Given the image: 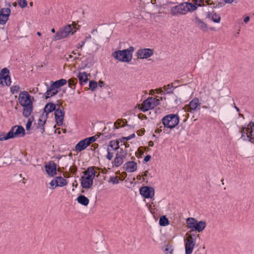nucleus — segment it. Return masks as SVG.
I'll list each match as a JSON object with an SVG mask.
<instances>
[{
  "label": "nucleus",
  "mask_w": 254,
  "mask_h": 254,
  "mask_svg": "<svg viewBox=\"0 0 254 254\" xmlns=\"http://www.w3.org/2000/svg\"><path fill=\"white\" fill-rule=\"evenodd\" d=\"M202 4H203V0H189V2L173 7L171 9V13L174 15L177 14H185L188 12L195 10Z\"/></svg>",
  "instance_id": "f257e3e1"
},
{
  "label": "nucleus",
  "mask_w": 254,
  "mask_h": 254,
  "mask_svg": "<svg viewBox=\"0 0 254 254\" xmlns=\"http://www.w3.org/2000/svg\"><path fill=\"white\" fill-rule=\"evenodd\" d=\"M18 102L23 108V114L26 117H29L33 109L32 104L33 97L26 91H23L19 93Z\"/></svg>",
  "instance_id": "f03ea898"
},
{
  "label": "nucleus",
  "mask_w": 254,
  "mask_h": 254,
  "mask_svg": "<svg viewBox=\"0 0 254 254\" xmlns=\"http://www.w3.org/2000/svg\"><path fill=\"white\" fill-rule=\"evenodd\" d=\"M99 173L98 169L95 167L88 168L84 172L81 178V185L84 189H89L91 188L93 183V179L96 176L98 177Z\"/></svg>",
  "instance_id": "7ed1b4c3"
},
{
  "label": "nucleus",
  "mask_w": 254,
  "mask_h": 254,
  "mask_svg": "<svg viewBox=\"0 0 254 254\" xmlns=\"http://www.w3.org/2000/svg\"><path fill=\"white\" fill-rule=\"evenodd\" d=\"M78 29V26L73 22L71 24L66 25L62 27L56 35L52 37L53 41H57L67 37L69 34L73 35Z\"/></svg>",
  "instance_id": "20e7f679"
},
{
  "label": "nucleus",
  "mask_w": 254,
  "mask_h": 254,
  "mask_svg": "<svg viewBox=\"0 0 254 254\" xmlns=\"http://www.w3.org/2000/svg\"><path fill=\"white\" fill-rule=\"evenodd\" d=\"M241 134L240 138L244 141H249L254 144V123L251 122L247 127H242L240 129Z\"/></svg>",
  "instance_id": "39448f33"
},
{
  "label": "nucleus",
  "mask_w": 254,
  "mask_h": 254,
  "mask_svg": "<svg viewBox=\"0 0 254 254\" xmlns=\"http://www.w3.org/2000/svg\"><path fill=\"white\" fill-rule=\"evenodd\" d=\"M133 51V47H130L127 49L117 51L112 55L115 59L120 62H129L132 59Z\"/></svg>",
  "instance_id": "423d86ee"
},
{
  "label": "nucleus",
  "mask_w": 254,
  "mask_h": 254,
  "mask_svg": "<svg viewBox=\"0 0 254 254\" xmlns=\"http://www.w3.org/2000/svg\"><path fill=\"white\" fill-rule=\"evenodd\" d=\"M160 99L148 97L143 101L141 105H139V108L143 112L152 109L159 105Z\"/></svg>",
  "instance_id": "0eeeda50"
},
{
  "label": "nucleus",
  "mask_w": 254,
  "mask_h": 254,
  "mask_svg": "<svg viewBox=\"0 0 254 254\" xmlns=\"http://www.w3.org/2000/svg\"><path fill=\"white\" fill-rule=\"evenodd\" d=\"M179 123V117L175 114L168 115L162 119V123L165 127L172 129Z\"/></svg>",
  "instance_id": "6e6552de"
},
{
  "label": "nucleus",
  "mask_w": 254,
  "mask_h": 254,
  "mask_svg": "<svg viewBox=\"0 0 254 254\" xmlns=\"http://www.w3.org/2000/svg\"><path fill=\"white\" fill-rule=\"evenodd\" d=\"M95 136H91L80 141L75 146V151L80 152L86 149L91 143L95 141Z\"/></svg>",
  "instance_id": "1a4fd4ad"
},
{
  "label": "nucleus",
  "mask_w": 254,
  "mask_h": 254,
  "mask_svg": "<svg viewBox=\"0 0 254 254\" xmlns=\"http://www.w3.org/2000/svg\"><path fill=\"white\" fill-rule=\"evenodd\" d=\"M127 152L126 151L121 149L116 154L113 161V164L116 167H119L123 164L124 160H126Z\"/></svg>",
  "instance_id": "9d476101"
},
{
  "label": "nucleus",
  "mask_w": 254,
  "mask_h": 254,
  "mask_svg": "<svg viewBox=\"0 0 254 254\" xmlns=\"http://www.w3.org/2000/svg\"><path fill=\"white\" fill-rule=\"evenodd\" d=\"M25 135V129L21 126H15L12 127L9 131V135L11 138L21 137Z\"/></svg>",
  "instance_id": "9b49d317"
},
{
  "label": "nucleus",
  "mask_w": 254,
  "mask_h": 254,
  "mask_svg": "<svg viewBox=\"0 0 254 254\" xmlns=\"http://www.w3.org/2000/svg\"><path fill=\"white\" fill-rule=\"evenodd\" d=\"M11 79L9 76V70L6 68H3L0 72V84L9 86Z\"/></svg>",
  "instance_id": "f8f14e48"
},
{
  "label": "nucleus",
  "mask_w": 254,
  "mask_h": 254,
  "mask_svg": "<svg viewBox=\"0 0 254 254\" xmlns=\"http://www.w3.org/2000/svg\"><path fill=\"white\" fill-rule=\"evenodd\" d=\"M195 240L191 235H188L185 240V252L186 254H191L195 245Z\"/></svg>",
  "instance_id": "ddd939ff"
},
{
  "label": "nucleus",
  "mask_w": 254,
  "mask_h": 254,
  "mask_svg": "<svg viewBox=\"0 0 254 254\" xmlns=\"http://www.w3.org/2000/svg\"><path fill=\"white\" fill-rule=\"evenodd\" d=\"M199 102L197 98H194L188 105H186L184 109L185 112L193 113L199 109Z\"/></svg>",
  "instance_id": "4468645a"
},
{
  "label": "nucleus",
  "mask_w": 254,
  "mask_h": 254,
  "mask_svg": "<svg viewBox=\"0 0 254 254\" xmlns=\"http://www.w3.org/2000/svg\"><path fill=\"white\" fill-rule=\"evenodd\" d=\"M140 194L146 198H152L155 194L154 189L147 186L143 187L140 189Z\"/></svg>",
  "instance_id": "2eb2a0df"
},
{
  "label": "nucleus",
  "mask_w": 254,
  "mask_h": 254,
  "mask_svg": "<svg viewBox=\"0 0 254 254\" xmlns=\"http://www.w3.org/2000/svg\"><path fill=\"white\" fill-rule=\"evenodd\" d=\"M11 11L9 7L0 9V24L4 25L8 19Z\"/></svg>",
  "instance_id": "dca6fc26"
},
{
  "label": "nucleus",
  "mask_w": 254,
  "mask_h": 254,
  "mask_svg": "<svg viewBox=\"0 0 254 254\" xmlns=\"http://www.w3.org/2000/svg\"><path fill=\"white\" fill-rule=\"evenodd\" d=\"M137 58L140 59H147L153 54V51L150 49H142L137 52Z\"/></svg>",
  "instance_id": "f3484780"
},
{
  "label": "nucleus",
  "mask_w": 254,
  "mask_h": 254,
  "mask_svg": "<svg viewBox=\"0 0 254 254\" xmlns=\"http://www.w3.org/2000/svg\"><path fill=\"white\" fill-rule=\"evenodd\" d=\"M137 163L134 161H129L127 162L123 166L124 169L128 172L132 173L136 171L137 169Z\"/></svg>",
  "instance_id": "a211bd4d"
},
{
  "label": "nucleus",
  "mask_w": 254,
  "mask_h": 254,
  "mask_svg": "<svg viewBox=\"0 0 254 254\" xmlns=\"http://www.w3.org/2000/svg\"><path fill=\"white\" fill-rule=\"evenodd\" d=\"M55 120L58 126H61L63 124L64 113L61 108L57 109L55 112Z\"/></svg>",
  "instance_id": "6ab92c4d"
},
{
  "label": "nucleus",
  "mask_w": 254,
  "mask_h": 254,
  "mask_svg": "<svg viewBox=\"0 0 254 254\" xmlns=\"http://www.w3.org/2000/svg\"><path fill=\"white\" fill-rule=\"evenodd\" d=\"M76 76L78 79L79 83L83 85L87 83L90 74H88L85 71H79L77 73Z\"/></svg>",
  "instance_id": "aec40b11"
},
{
  "label": "nucleus",
  "mask_w": 254,
  "mask_h": 254,
  "mask_svg": "<svg viewBox=\"0 0 254 254\" xmlns=\"http://www.w3.org/2000/svg\"><path fill=\"white\" fill-rule=\"evenodd\" d=\"M194 23L200 30L205 32L207 31V25L197 16H195L194 17Z\"/></svg>",
  "instance_id": "412c9836"
},
{
  "label": "nucleus",
  "mask_w": 254,
  "mask_h": 254,
  "mask_svg": "<svg viewBox=\"0 0 254 254\" xmlns=\"http://www.w3.org/2000/svg\"><path fill=\"white\" fill-rule=\"evenodd\" d=\"M47 174L50 176H54L56 174V167L54 164H49L46 166Z\"/></svg>",
  "instance_id": "4be33fe9"
},
{
  "label": "nucleus",
  "mask_w": 254,
  "mask_h": 254,
  "mask_svg": "<svg viewBox=\"0 0 254 254\" xmlns=\"http://www.w3.org/2000/svg\"><path fill=\"white\" fill-rule=\"evenodd\" d=\"M76 200L79 204L87 206L89 203V199L83 195H79L76 198Z\"/></svg>",
  "instance_id": "5701e85b"
},
{
  "label": "nucleus",
  "mask_w": 254,
  "mask_h": 254,
  "mask_svg": "<svg viewBox=\"0 0 254 254\" xmlns=\"http://www.w3.org/2000/svg\"><path fill=\"white\" fill-rule=\"evenodd\" d=\"M208 17L215 23H219L220 22V15L215 12L208 14Z\"/></svg>",
  "instance_id": "b1692460"
},
{
  "label": "nucleus",
  "mask_w": 254,
  "mask_h": 254,
  "mask_svg": "<svg viewBox=\"0 0 254 254\" xmlns=\"http://www.w3.org/2000/svg\"><path fill=\"white\" fill-rule=\"evenodd\" d=\"M48 118L47 113H43L40 116L38 121V127H43L46 123Z\"/></svg>",
  "instance_id": "393cba45"
},
{
  "label": "nucleus",
  "mask_w": 254,
  "mask_h": 254,
  "mask_svg": "<svg viewBox=\"0 0 254 254\" xmlns=\"http://www.w3.org/2000/svg\"><path fill=\"white\" fill-rule=\"evenodd\" d=\"M66 82L67 81L65 79H61L53 82L51 85L54 87H55L56 89L57 88L60 90V87L65 85Z\"/></svg>",
  "instance_id": "a878e982"
},
{
  "label": "nucleus",
  "mask_w": 254,
  "mask_h": 254,
  "mask_svg": "<svg viewBox=\"0 0 254 254\" xmlns=\"http://www.w3.org/2000/svg\"><path fill=\"white\" fill-rule=\"evenodd\" d=\"M119 148V141L118 140H112L110 142L109 144L108 145L107 148H111L113 151Z\"/></svg>",
  "instance_id": "bb28decb"
},
{
  "label": "nucleus",
  "mask_w": 254,
  "mask_h": 254,
  "mask_svg": "<svg viewBox=\"0 0 254 254\" xmlns=\"http://www.w3.org/2000/svg\"><path fill=\"white\" fill-rule=\"evenodd\" d=\"M56 108L55 105L53 103H48L44 108V111L43 113H46L48 116V114L55 110Z\"/></svg>",
  "instance_id": "cd10ccee"
},
{
  "label": "nucleus",
  "mask_w": 254,
  "mask_h": 254,
  "mask_svg": "<svg viewBox=\"0 0 254 254\" xmlns=\"http://www.w3.org/2000/svg\"><path fill=\"white\" fill-rule=\"evenodd\" d=\"M55 178L59 187H62L66 186L67 184L66 180L62 177H58Z\"/></svg>",
  "instance_id": "c85d7f7f"
},
{
  "label": "nucleus",
  "mask_w": 254,
  "mask_h": 254,
  "mask_svg": "<svg viewBox=\"0 0 254 254\" xmlns=\"http://www.w3.org/2000/svg\"><path fill=\"white\" fill-rule=\"evenodd\" d=\"M196 220L194 218H188L186 220V223L189 228L192 229V227H194L195 223Z\"/></svg>",
  "instance_id": "c756f323"
},
{
  "label": "nucleus",
  "mask_w": 254,
  "mask_h": 254,
  "mask_svg": "<svg viewBox=\"0 0 254 254\" xmlns=\"http://www.w3.org/2000/svg\"><path fill=\"white\" fill-rule=\"evenodd\" d=\"M206 222L204 221H198L196 232H200L203 231L206 227Z\"/></svg>",
  "instance_id": "7c9ffc66"
},
{
  "label": "nucleus",
  "mask_w": 254,
  "mask_h": 254,
  "mask_svg": "<svg viewBox=\"0 0 254 254\" xmlns=\"http://www.w3.org/2000/svg\"><path fill=\"white\" fill-rule=\"evenodd\" d=\"M159 224L162 226H167L169 224V220L165 216H161L159 219Z\"/></svg>",
  "instance_id": "2f4dec72"
},
{
  "label": "nucleus",
  "mask_w": 254,
  "mask_h": 254,
  "mask_svg": "<svg viewBox=\"0 0 254 254\" xmlns=\"http://www.w3.org/2000/svg\"><path fill=\"white\" fill-rule=\"evenodd\" d=\"M125 126V123L122 120H118L114 124V127L119 128Z\"/></svg>",
  "instance_id": "473e14b6"
},
{
  "label": "nucleus",
  "mask_w": 254,
  "mask_h": 254,
  "mask_svg": "<svg viewBox=\"0 0 254 254\" xmlns=\"http://www.w3.org/2000/svg\"><path fill=\"white\" fill-rule=\"evenodd\" d=\"M11 138L10 136L9 135V132L7 133H0V141H3Z\"/></svg>",
  "instance_id": "72a5a7b5"
},
{
  "label": "nucleus",
  "mask_w": 254,
  "mask_h": 254,
  "mask_svg": "<svg viewBox=\"0 0 254 254\" xmlns=\"http://www.w3.org/2000/svg\"><path fill=\"white\" fill-rule=\"evenodd\" d=\"M50 185V189L51 190H54L56 189L57 187H59L57 184V182L56 180V178L52 180L51 182L49 183Z\"/></svg>",
  "instance_id": "f704fd0d"
},
{
  "label": "nucleus",
  "mask_w": 254,
  "mask_h": 254,
  "mask_svg": "<svg viewBox=\"0 0 254 254\" xmlns=\"http://www.w3.org/2000/svg\"><path fill=\"white\" fill-rule=\"evenodd\" d=\"M109 182L113 184H118L119 182V178L118 176L111 177Z\"/></svg>",
  "instance_id": "c9c22d12"
},
{
  "label": "nucleus",
  "mask_w": 254,
  "mask_h": 254,
  "mask_svg": "<svg viewBox=\"0 0 254 254\" xmlns=\"http://www.w3.org/2000/svg\"><path fill=\"white\" fill-rule=\"evenodd\" d=\"M174 251L173 247L171 246H166L164 249L166 254H172Z\"/></svg>",
  "instance_id": "e433bc0d"
},
{
  "label": "nucleus",
  "mask_w": 254,
  "mask_h": 254,
  "mask_svg": "<svg viewBox=\"0 0 254 254\" xmlns=\"http://www.w3.org/2000/svg\"><path fill=\"white\" fill-rule=\"evenodd\" d=\"M98 84L96 82L91 80L89 82V87L91 90L94 91L97 87Z\"/></svg>",
  "instance_id": "4c0bfd02"
},
{
  "label": "nucleus",
  "mask_w": 254,
  "mask_h": 254,
  "mask_svg": "<svg viewBox=\"0 0 254 254\" xmlns=\"http://www.w3.org/2000/svg\"><path fill=\"white\" fill-rule=\"evenodd\" d=\"M20 89V86L18 85H13L10 87V90L12 94L16 93Z\"/></svg>",
  "instance_id": "58836bf2"
},
{
  "label": "nucleus",
  "mask_w": 254,
  "mask_h": 254,
  "mask_svg": "<svg viewBox=\"0 0 254 254\" xmlns=\"http://www.w3.org/2000/svg\"><path fill=\"white\" fill-rule=\"evenodd\" d=\"M108 154L107 155V158L109 160H111L114 156V151L111 148H107Z\"/></svg>",
  "instance_id": "ea45409f"
},
{
  "label": "nucleus",
  "mask_w": 254,
  "mask_h": 254,
  "mask_svg": "<svg viewBox=\"0 0 254 254\" xmlns=\"http://www.w3.org/2000/svg\"><path fill=\"white\" fill-rule=\"evenodd\" d=\"M18 4L21 8H24L27 5V1L26 0H18Z\"/></svg>",
  "instance_id": "a19ab883"
},
{
  "label": "nucleus",
  "mask_w": 254,
  "mask_h": 254,
  "mask_svg": "<svg viewBox=\"0 0 254 254\" xmlns=\"http://www.w3.org/2000/svg\"><path fill=\"white\" fill-rule=\"evenodd\" d=\"M134 137V134H131L128 136L123 137L120 139V141L121 143H125L126 141Z\"/></svg>",
  "instance_id": "79ce46f5"
},
{
  "label": "nucleus",
  "mask_w": 254,
  "mask_h": 254,
  "mask_svg": "<svg viewBox=\"0 0 254 254\" xmlns=\"http://www.w3.org/2000/svg\"><path fill=\"white\" fill-rule=\"evenodd\" d=\"M77 83L76 78H70L68 80V85L70 87H71L72 85H75Z\"/></svg>",
  "instance_id": "37998d69"
},
{
  "label": "nucleus",
  "mask_w": 254,
  "mask_h": 254,
  "mask_svg": "<svg viewBox=\"0 0 254 254\" xmlns=\"http://www.w3.org/2000/svg\"><path fill=\"white\" fill-rule=\"evenodd\" d=\"M72 54L74 55L73 57V60L77 59L80 56V50H78V51H76V50L75 51H73L72 52Z\"/></svg>",
  "instance_id": "c03bdc74"
},
{
  "label": "nucleus",
  "mask_w": 254,
  "mask_h": 254,
  "mask_svg": "<svg viewBox=\"0 0 254 254\" xmlns=\"http://www.w3.org/2000/svg\"><path fill=\"white\" fill-rule=\"evenodd\" d=\"M54 95H55V94H53V92H52L50 88L47 91L45 94L46 98H50Z\"/></svg>",
  "instance_id": "a18cd8bd"
},
{
  "label": "nucleus",
  "mask_w": 254,
  "mask_h": 254,
  "mask_svg": "<svg viewBox=\"0 0 254 254\" xmlns=\"http://www.w3.org/2000/svg\"><path fill=\"white\" fill-rule=\"evenodd\" d=\"M32 120L31 118H29L27 121V123L26 125V128L27 130H28L30 128L31 126L32 125Z\"/></svg>",
  "instance_id": "49530a36"
},
{
  "label": "nucleus",
  "mask_w": 254,
  "mask_h": 254,
  "mask_svg": "<svg viewBox=\"0 0 254 254\" xmlns=\"http://www.w3.org/2000/svg\"><path fill=\"white\" fill-rule=\"evenodd\" d=\"M50 89H51L52 92H53V94L56 95L59 92V90L58 89H56L55 87H54L52 85L50 86Z\"/></svg>",
  "instance_id": "de8ad7c7"
},
{
  "label": "nucleus",
  "mask_w": 254,
  "mask_h": 254,
  "mask_svg": "<svg viewBox=\"0 0 254 254\" xmlns=\"http://www.w3.org/2000/svg\"><path fill=\"white\" fill-rule=\"evenodd\" d=\"M85 43V42L83 41L81 42L80 43H79L77 45V49H76V51H78V50H79L80 49H81L82 47L84 45Z\"/></svg>",
  "instance_id": "09e8293b"
},
{
  "label": "nucleus",
  "mask_w": 254,
  "mask_h": 254,
  "mask_svg": "<svg viewBox=\"0 0 254 254\" xmlns=\"http://www.w3.org/2000/svg\"><path fill=\"white\" fill-rule=\"evenodd\" d=\"M151 159V156L149 155H146L144 158V161L146 162L149 161Z\"/></svg>",
  "instance_id": "8fccbe9b"
},
{
  "label": "nucleus",
  "mask_w": 254,
  "mask_h": 254,
  "mask_svg": "<svg viewBox=\"0 0 254 254\" xmlns=\"http://www.w3.org/2000/svg\"><path fill=\"white\" fill-rule=\"evenodd\" d=\"M197 224H198V221L196 220V222L195 223L194 227H192V228L191 229L192 231H196L197 227Z\"/></svg>",
  "instance_id": "3c124183"
},
{
  "label": "nucleus",
  "mask_w": 254,
  "mask_h": 254,
  "mask_svg": "<svg viewBox=\"0 0 254 254\" xmlns=\"http://www.w3.org/2000/svg\"><path fill=\"white\" fill-rule=\"evenodd\" d=\"M250 20V17L247 16H246L244 19V22L247 24Z\"/></svg>",
  "instance_id": "603ef678"
},
{
  "label": "nucleus",
  "mask_w": 254,
  "mask_h": 254,
  "mask_svg": "<svg viewBox=\"0 0 254 254\" xmlns=\"http://www.w3.org/2000/svg\"><path fill=\"white\" fill-rule=\"evenodd\" d=\"M235 0H224V2L226 3H232Z\"/></svg>",
  "instance_id": "864d4df0"
},
{
  "label": "nucleus",
  "mask_w": 254,
  "mask_h": 254,
  "mask_svg": "<svg viewBox=\"0 0 254 254\" xmlns=\"http://www.w3.org/2000/svg\"><path fill=\"white\" fill-rule=\"evenodd\" d=\"M40 128V131L42 133L45 131L44 127H38Z\"/></svg>",
  "instance_id": "5fc2aeb1"
},
{
  "label": "nucleus",
  "mask_w": 254,
  "mask_h": 254,
  "mask_svg": "<svg viewBox=\"0 0 254 254\" xmlns=\"http://www.w3.org/2000/svg\"><path fill=\"white\" fill-rule=\"evenodd\" d=\"M73 57H74V56H73L72 55L70 54L67 56V57H66V59L68 61V60L71 59L72 58L73 59Z\"/></svg>",
  "instance_id": "6e6d98bb"
},
{
  "label": "nucleus",
  "mask_w": 254,
  "mask_h": 254,
  "mask_svg": "<svg viewBox=\"0 0 254 254\" xmlns=\"http://www.w3.org/2000/svg\"><path fill=\"white\" fill-rule=\"evenodd\" d=\"M104 85V83L102 81H100L99 82V86L102 87Z\"/></svg>",
  "instance_id": "4d7b16f0"
},
{
  "label": "nucleus",
  "mask_w": 254,
  "mask_h": 254,
  "mask_svg": "<svg viewBox=\"0 0 254 254\" xmlns=\"http://www.w3.org/2000/svg\"><path fill=\"white\" fill-rule=\"evenodd\" d=\"M155 93V90H153V89H151L149 91V94L150 95H154Z\"/></svg>",
  "instance_id": "13d9d810"
},
{
  "label": "nucleus",
  "mask_w": 254,
  "mask_h": 254,
  "mask_svg": "<svg viewBox=\"0 0 254 254\" xmlns=\"http://www.w3.org/2000/svg\"><path fill=\"white\" fill-rule=\"evenodd\" d=\"M148 171H146L144 174L142 175V177H147L148 176Z\"/></svg>",
  "instance_id": "bf43d9fd"
},
{
  "label": "nucleus",
  "mask_w": 254,
  "mask_h": 254,
  "mask_svg": "<svg viewBox=\"0 0 254 254\" xmlns=\"http://www.w3.org/2000/svg\"><path fill=\"white\" fill-rule=\"evenodd\" d=\"M156 91L157 93H160L162 91V90L161 88H158L156 89Z\"/></svg>",
  "instance_id": "052dcab7"
},
{
  "label": "nucleus",
  "mask_w": 254,
  "mask_h": 254,
  "mask_svg": "<svg viewBox=\"0 0 254 254\" xmlns=\"http://www.w3.org/2000/svg\"><path fill=\"white\" fill-rule=\"evenodd\" d=\"M153 144H154V143H153V141H150L148 142V145H149V146H153Z\"/></svg>",
  "instance_id": "680f3d73"
},
{
  "label": "nucleus",
  "mask_w": 254,
  "mask_h": 254,
  "mask_svg": "<svg viewBox=\"0 0 254 254\" xmlns=\"http://www.w3.org/2000/svg\"><path fill=\"white\" fill-rule=\"evenodd\" d=\"M124 144L125 145V147H126V148H127V147H129V144H127V143H126V141L125 142V143H124Z\"/></svg>",
  "instance_id": "e2e57ef3"
},
{
  "label": "nucleus",
  "mask_w": 254,
  "mask_h": 254,
  "mask_svg": "<svg viewBox=\"0 0 254 254\" xmlns=\"http://www.w3.org/2000/svg\"><path fill=\"white\" fill-rule=\"evenodd\" d=\"M12 5H13L14 7H16V6H17V3H16V2H13V3H12Z\"/></svg>",
  "instance_id": "0e129e2a"
},
{
  "label": "nucleus",
  "mask_w": 254,
  "mask_h": 254,
  "mask_svg": "<svg viewBox=\"0 0 254 254\" xmlns=\"http://www.w3.org/2000/svg\"><path fill=\"white\" fill-rule=\"evenodd\" d=\"M78 184L76 183V184H73V187L76 188L77 187Z\"/></svg>",
  "instance_id": "69168bd1"
},
{
  "label": "nucleus",
  "mask_w": 254,
  "mask_h": 254,
  "mask_svg": "<svg viewBox=\"0 0 254 254\" xmlns=\"http://www.w3.org/2000/svg\"><path fill=\"white\" fill-rule=\"evenodd\" d=\"M161 130H159V129H157L155 130V132L159 133Z\"/></svg>",
  "instance_id": "338daca9"
},
{
  "label": "nucleus",
  "mask_w": 254,
  "mask_h": 254,
  "mask_svg": "<svg viewBox=\"0 0 254 254\" xmlns=\"http://www.w3.org/2000/svg\"><path fill=\"white\" fill-rule=\"evenodd\" d=\"M37 34L39 36H41L42 35V34L40 32H38L37 33Z\"/></svg>",
  "instance_id": "774afa93"
}]
</instances>
